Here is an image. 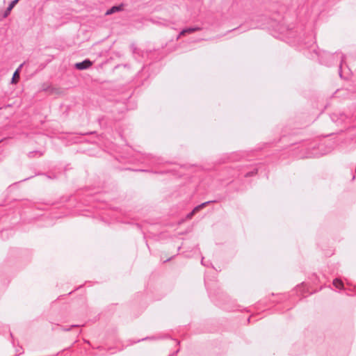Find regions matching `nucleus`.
<instances>
[{
	"label": "nucleus",
	"instance_id": "1",
	"mask_svg": "<svg viewBox=\"0 0 356 356\" xmlns=\"http://www.w3.org/2000/svg\"><path fill=\"white\" fill-rule=\"evenodd\" d=\"M92 62L88 59H86V60H83V62L76 63L75 64V67L77 70H86V69L90 68L92 66Z\"/></svg>",
	"mask_w": 356,
	"mask_h": 356
},
{
	"label": "nucleus",
	"instance_id": "2",
	"mask_svg": "<svg viewBox=\"0 0 356 356\" xmlns=\"http://www.w3.org/2000/svg\"><path fill=\"white\" fill-rule=\"evenodd\" d=\"M209 202H204L193 209V210L188 215V218H191L196 212L204 208Z\"/></svg>",
	"mask_w": 356,
	"mask_h": 356
},
{
	"label": "nucleus",
	"instance_id": "3",
	"mask_svg": "<svg viewBox=\"0 0 356 356\" xmlns=\"http://www.w3.org/2000/svg\"><path fill=\"white\" fill-rule=\"evenodd\" d=\"M18 1L19 0H13V1H11L8 7L7 8L6 10L5 11V13L3 15L4 17H6L10 14V13L11 12V10L14 8V6L17 3Z\"/></svg>",
	"mask_w": 356,
	"mask_h": 356
},
{
	"label": "nucleus",
	"instance_id": "4",
	"mask_svg": "<svg viewBox=\"0 0 356 356\" xmlns=\"http://www.w3.org/2000/svg\"><path fill=\"white\" fill-rule=\"evenodd\" d=\"M22 64L19 65V67L17 69V70L14 72L11 83H16L18 81L19 78V70L22 67Z\"/></svg>",
	"mask_w": 356,
	"mask_h": 356
},
{
	"label": "nucleus",
	"instance_id": "5",
	"mask_svg": "<svg viewBox=\"0 0 356 356\" xmlns=\"http://www.w3.org/2000/svg\"><path fill=\"white\" fill-rule=\"evenodd\" d=\"M122 9V6H113L111 9L108 10L106 15H111L115 12L120 11Z\"/></svg>",
	"mask_w": 356,
	"mask_h": 356
},
{
	"label": "nucleus",
	"instance_id": "6",
	"mask_svg": "<svg viewBox=\"0 0 356 356\" xmlns=\"http://www.w3.org/2000/svg\"><path fill=\"white\" fill-rule=\"evenodd\" d=\"M200 30V28L198 27H195V28H188V29H184L179 34L178 38L181 36V35H185L186 33H192V32H194L195 31H198Z\"/></svg>",
	"mask_w": 356,
	"mask_h": 356
},
{
	"label": "nucleus",
	"instance_id": "7",
	"mask_svg": "<svg viewBox=\"0 0 356 356\" xmlns=\"http://www.w3.org/2000/svg\"><path fill=\"white\" fill-rule=\"evenodd\" d=\"M333 285L337 289L343 288V282H341V280H340L339 279H335L333 281Z\"/></svg>",
	"mask_w": 356,
	"mask_h": 356
}]
</instances>
